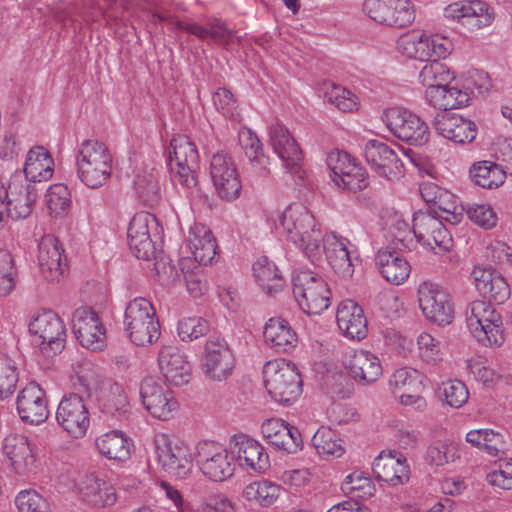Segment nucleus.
<instances>
[{
  "label": "nucleus",
  "mask_w": 512,
  "mask_h": 512,
  "mask_svg": "<svg viewBox=\"0 0 512 512\" xmlns=\"http://www.w3.org/2000/svg\"><path fill=\"white\" fill-rule=\"evenodd\" d=\"M280 224L288 239L303 249L313 263L320 260L324 236L317 227L314 216L303 204L294 203L288 206L282 213Z\"/></svg>",
  "instance_id": "obj_1"
},
{
  "label": "nucleus",
  "mask_w": 512,
  "mask_h": 512,
  "mask_svg": "<svg viewBox=\"0 0 512 512\" xmlns=\"http://www.w3.org/2000/svg\"><path fill=\"white\" fill-rule=\"evenodd\" d=\"M112 173V156L104 143L85 140L77 154V175L91 189L106 184Z\"/></svg>",
  "instance_id": "obj_2"
},
{
  "label": "nucleus",
  "mask_w": 512,
  "mask_h": 512,
  "mask_svg": "<svg viewBox=\"0 0 512 512\" xmlns=\"http://www.w3.org/2000/svg\"><path fill=\"white\" fill-rule=\"evenodd\" d=\"M123 323L129 339L137 346L152 344L160 337L156 311L146 298L138 297L127 304Z\"/></svg>",
  "instance_id": "obj_3"
},
{
  "label": "nucleus",
  "mask_w": 512,
  "mask_h": 512,
  "mask_svg": "<svg viewBox=\"0 0 512 512\" xmlns=\"http://www.w3.org/2000/svg\"><path fill=\"white\" fill-rule=\"evenodd\" d=\"M264 385L276 402L289 404L302 392V380L294 364L283 359L268 361L263 367Z\"/></svg>",
  "instance_id": "obj_4"
},
{
  "label": "nucleus",
  "mask_w": 512,
  "mask_h": 512,
  "mask_svg": "<svg viewBox=\"0 0 512 512\" xmlns=\"http://www.w3.org/2000/svg\"><path fill=\"white\" fill-rule=\"evenodd\" d=\"M292 292L300 309L309 315H318L330 305L328 284L315 272H297L292 278Z\"/></svg>",
  "instance_id": "obj_5"
},
{
  "label": "nucleus",
  "mask_w": 512,
  "mask_h": 512,
  "mask_svg": "<svg viewBox=\"0 0 512 512\" xmlns=\"http://www.w3.org/2000/svg\"><path fill=\"white\" fill-rule=\"evenodd\" d=\"M467 326L478 342L485 346H500L504 342L500 314L484 300H476L466 309Z\"/></svg>",
  "instance_id": "obj_6"
},
{
  "label": "nucleus",
  "mask_w": 512,
  "mask_h": 512,
  "mask_svg": "<svg viewBox=\"0 0 512 512\" xmlns=\"http://www.w3.org/2000/svg\"><path fill=\"white\" fill-rule=\"evenodd\" d=\"M32 343L46 357L60 353L66 343V327L61 318L51 310L38 314L29 324Z\"/></svg>",
  "instance_id": "obj_7"
},
{
  "label": "nucleus",
  "mask_w": 512,
  "mask_h": 512,
  "mask_svg": "<svg viewBox=\"0 0 512 512\" xmlns=\"http://www.w3.org/2000/svg\"><path fill=\"white\" fill-rule=\"evenodd\" d=\"M162 229L155 215L139 212L133 216L128 227V245L138 259L150 260L155 257L154 238L160 237Z\"/></svg>",
  "instance_id": "obj_8"
},
{
  "label": "nucleus",
  "mask_w": 512,
  "mask_h": 512,
  "mask_svg": "<svg viewBox=\"0 0 512 512\" xmlns=\"http://www.w3.org/2000/svg\"><path fill=\"white\" fill-rule=\"evenodd\" d=\"M383 120L391 133L410 145H423L428 142V125L420 117L400 107L384 111Z\"/></svg>",
  "instance_id": "obj_9"
},
{
  "label": "nucleus",
  "mask_w": 512,
  "mask_h": 512,
  "mask_svg": "<svg viewBox=\"0 0 512 512\" xmlns=\"http://www.w3.org/2000/svg\"><path fill=\"white\" fill-rule=\"evenodd\" d=\"M169 161L174 177L185 187L196 186L195 170L199 154L195 144L186 135L174 136L169 147Z\"/></svg>",
  "instance_id": "obj_10"
},
{
  "label": "nucleus",
  "mask_w": 512,
  "mask_h": 512,
  "mask_svg": "<svg viewBox=\"0 0 512 512\" xmlns=\"http://www.w3.org/2000/svg\"><path fill=\"white\" fill-rule=\"evenodd\" d=\"M140 398L144 408L154 418L168 420L178 409L172 391L157 377H145L140 384Z\"/></svg>",
  "instance_id": "obj_11"
},
{
  "label": "nucleus",
  "mask_w": 512,
  "mask_h": 512,
  "mask_svg": "<svg viewBox=\"0 0 512 512\" xmlns=\"http://www.w3.org/2000/svg\"><path fill=\"white\" fill-rule=\"evenodd\" d=\"M418 303L424 316L439 326L448 325L454 317L449 294L439 285L423 282L418 287Z\"/></svg>",
  "instance_id": "obj_12"
},
{
  "label": "nucleus",
  "mask_w": 512,
  "mask_h": 512,
  "mask_svg": "<svg viewBox=\"0 0 512 512\" xmlns=\"http://www.w3.org/2000/svg\"><path fill=\"white\" fill-rule=\"evenodd\" d=\"M363 11L373 21L397 28L406 27L415 19L409 0H365Z\"/></svg>",
  "instance_id": "obj_13"
},
{
  "label": "nucleus",
  "mask_w": 512,
  "mask_h": 512,
  "mask_svg": "<svg viewBox=\"0 0 512 512\" xmlns=\"http://www.w3.org/2000/svg\"><path fill=\"white\" fill-rule=\"evenodd\" d=\"M364 157L373 172L389 181L399 180L405 174L402 160L384 142L369 140L364 147Z\"/></svg>",
  "instance_id": "obj_14"
},
{
  "label": "nucleus",
  "mask_w": 512,
  "mask_h": 512,
  "mask_svg": "<svg viewBox=\"0 0 512 512\" xmlns=\"http://www.w3.org/2000/svg\"><path fill=\"white\" fill-rule=\"evenodd\" d=\"M195 461L202 473L213 481H224L234 473L228 452L215 442H200L196 447Z\"/></svg>",
  "instance_id": "obj_15"
},
{
  "label": "nucleus",
  "mask_w": 512,
  "mask_h": 512,
  "mask_svg": "<svg viewBox=\"0 0 512 512\" xmlns=\"http://www.w3.org/2000/svg\"><path fill=\"white\" fill-rule=\"evenodd\" d=\"M210 177L221 199L231 201L240 195L241 182L236 165L227 153L217 152L210 161Z\"/></svg>",
  "instance_id": "obj_16"
},
{
  "label": "nucleus",
  "mask_w": 512,
  "mask_h": 512,
  "mask_svg": "<svg viewBox=\"0 0 512 512\" xmlns=\"http://www.w3.org/2000/svg\"><path fill=\"white\" fill-rule=\"evenodd\" d=\"M398 47L407 57L426 62L434 58H445L449 53L446 38L418 32L400 37Z\"/></svg>",
  "instance_id": "obj_17"
},
{
  "label": "nucleus",
  "mask_w": 512,
  "mask_h": 512,
  "mask_svg": "<svg viewBox=\"0 0 512 512\" xmlns=\"http://www.w3.org/2000/svg\"><path fill=\"white\" fill-rule=\"evenodd\" d=\"M234 366L235 358L226 341L210 337L206 341L202 357L204 374L211 380L223 381L232 374Z\"/></svg>",
  "instance_id": "obj_18"
},
{
  "label": "nucleus",
  "mask_w": 512,
  "mask_h": 512,
  "mask_svg": "<svg viewBox=\"0 0 512 512\" xmlns=\"http://www.w3.org/2000/svg\"><path fill=\"white\" fill-rule=\"evenodd\" d=\"M56 420L74 438L83 437L90 423L83 398L76 393L65 395L57 407Z\"/></svg>",
  "instance_id": "obj_19"
},
{
  "label": "nucleus",
  "mask_w": 512,
  "mask_h": 512,
  "mask_svg": "<svg viewBox=\"0 0 512 512\" xmlns=\"http://www.w3.org/2000/svg\"><path fill=\"white\" fill-rule=\"evenodd\" d=\"M72 321L74 334L83 347L92 351L103 349L106 343L105 328L92 307L76 309Z\"/></svg>",
  "instance_id": "obj_20"
},
{
  "label": "nucleus",
  "mask_w": 512,
  "mask_h": 512,
  "mask_svg": "<svg viewBox=\"0 0 512 512\" xmlns=\"http://www.w3.org/2000/svg\"><path fill=\"white\" fill-rule=\"evenodd\" d=\"M413 233L418 242L447 252L452 247V237L442 221L427 212H417L413 217Z\"/></svg>",
  "instance_id": "obj_21"
},
{
  "label": "nucleus",
  "mask_w": 512,
  "mask_h": 512,
  "mask_svg": "<svg viewBox=\"0 0 512 512\" xmlns=\"http://www.w3.org/2000/svg\"><path fill=\"white\" fill-rule=\"evenodd\" d=\"M154 443L158 462L165 471L179 478L190 473L192 461L186 447L173 444L166 434L156 435Z\"/></svg>",
  "instance_id": "obj_22"
},
{
  "label": "nucleus",
  "mask_w": 512,
  "mask_h": 512,
  "mask_svg": "<svg viewBox=\"0 0 512 512\" xmlns=\"http://www.w3.org/2000/svg\"><path fill=\"white\" fill-rule=\"evenodd\" d=\"M16 405L19 417L25 423L39 425L49 416L46 392L34 381L20 391Z\"/></svg>",
  "instance_id": "obj_23"
},
{
  "label": "nucleus",
  "mask_w": 512,
  "mask_h": 512,
  "mask_svg": "<svg viewBox=\"0 0 512 512\" xmlns=\"http://www.w3.org/2000/svg\"><path fill=\"white\" fill-rule=\"evenodd\" d=\"M261 432L267 443L277 450L295 454L303 447L299 429L282 419H266L261 425Z\"/></svg>",
  "instance_id": "obj_24"
},
{
  "label": "nucleus",
  "mask_w": 512,
  "mask_h": 512,
  "mask_svg": "<svg viewBox=\"0 0 512 512\" xmlns=\"http://www.w3.org/2000/svg\"><path fill=\"white\" fill-rule=\"evenodd\" d=\"M269 135L273 149L284 162L286 169L292 175L303 178V153L289 131L280 123H276L270 127Z\"/></svg>",
  "instance_id": "obj_25"
},
{
  "label": "nucleus",
  "mask_w": 512,
  "mask_h": 512,
  "mask_svg": "<svg viewBox=\"0 0 512 512\" xmlns=\"http://www.w3.org/2000/svg\"><path fill=\"white\" fill-rule=\"evenodd\" d=\"M445 16L457 20L469 33L487 27L493 21V13L489 12V6L479 0L452 3L446 7Z\"/></svg>",
  "instance_id": "obj_26"
},
{
  "label": "nucleus",
  "mask_w": 512,
  "mask_h": 512,
  "mask_svg": "<svg viewBox=\"0 0 512 512\" xmlns=\"http://www.w3.org/2000/svg\"><path fill=\"white\" fill-rule=\"evenodd\" d=\"M7 190L11 219L27 218L32 213L38 198L39 189L36 184L24 180L21 174H16L11 178Z\"/></svg>",
  "instance_id": "obj_27"
},
{
  "label": "nucleus",
  "mask_w": 512,
  "mask_h": 512,
  "mask_svg": "<svg viewBox=\"0 0 512 512\" xmlns=\"http://www.w3.org/2000/svg\"><path fill=\"white\" fill-rule=\"evenodd\" d=\"M432 126L440 136L459 144L471 143L477 134L476 124L456 113L438 112Z\"/></svg>",
  "instance_id": "obj_28"
},
{
  "label": "nucleus",
  "mask_w": 512,
  "mask_h": 512,
  "mask_svg": "<svg viewBox=\"0 0 512 512\" xmlns=\"http://www.w3.org/2000/svg\"><path fill=\"white\" fill-rule=\"evenodd\" d=\"M230 449L240 466H246L256 472H264L270 467L265 448L247 435H235L230 441Z\"/></svg>",
  "instance_id": "obj_29"
},
{
  "label": "nucleus",
  "mask_w": 512,
  "mask_h": 512,
  "mask_svg": "<svg viewBox=\"0 0 512 512\" xmlns=\"http://www.w3.org/2000/svg\"><path fill=\"white\" fill-rule=\"evenodd\" d=\"M343 365L351 378L362 385L374 383L382 375L379 358L369 351L358 350L346 354Z\"/></svg>",
  "instance_id": "obj_30"
},
{
  "label": "nucleus",
  "mask_w": 512,
  "mask_h": 512,
  "mask_svg": "<svg viewBox=\"0 0 512 512\" xmlns=\"http://www.w3.org/2000/svg\"><path fill=\"white\" fill-rule=\"evenodd\" d=\"M472 277L479 294L489 302L503 304L510 297L508 283L491 267H475Z\"/></svg>",
  "instance_id": "obj_31"
},
{
  "label": "nucleus",
  "mask_w": 512,
  "mask_h": 512,
  "mask_svg": "<svg viewBox=\"0 0 512 512\" xmlns=\"http://www.w3.org/2000/svg\"><path fill=\"white\" fill-rule=\"evenodd\" d=\"M63 252L59 240L54 235L41 238L38 245V264L46 280L59 281L63 276L66 268V263L62 261Z\"/></svg>",
  "instance_id": "obj_32"
},
{
  "label": "nucleus",
  "mask_w": 512,
  "mask_h": 512,
  "mask_svg": "<svg viewBox=\"0 0 512 512\" xmlns=\"http://www.w3.org/2000/svg\"><path fill=\"white\" fill-rule=\"evenodd\" d=\"M81 499L92 507L104 508L117 500L114 487L95 473L83 475L77 483Z\"/></svg>",
  "instance_id": "obj_33"
},
{
  "label": "nucleus",
  "mask_w": 512,
  "mask_h": 512,
  "mask_svg": "<svg viewBox=\"0 0 512 512\" xmlns=\"http://www.w3.org/2000/svg\"><path fill=\"white\" fill-rule=\"evenodd\" d=\"M158 362L163 376L172 385L182 386L190 381L191 365L177 347L172 345L162 347Z\"/></svg>",
  "instance_id": "obj_34"
},
{
  "label": "nucleus",
  "mask_w": 512,
  "mask_h": 512,
  "mask_svg": "<svg viewBox=\"0 0 512 512\" xmlns=\"http://www.w3.org/2000/svg\"><path fill=\"white\" fill-rule=\"evenodd\" d=\"M336 320L345 337L360 341L367 336V319L355 301H342L337 309Z\"/></svg>",
  "instance_id": "obj_35"
},
{
  "label": "nucleus",
  "mask_w": 512,
  "mask_h": 512,
  "mask_svg": "<svg viewBox=\"0 0 512 512\" xmlns=\"http://www.w3.org/2000/svg\"><path fill=\"white\" fill-rule=\"evenodd\" d=\"M322 243L326 259L335 273L344 278L351 277L354 272V258L352 251L348 248L351 245L350 241L346 238L331 235L326 238L323 237Z\"/></svg>",
  "instance_id": "obj_36"
},
{
  "label": "nucleus",
  "mask_w": 512,
  "mask_h": 512,
  "mask_svg": "<svg viewBox=\"0 0 512 512\" xmlns=\"http://www.w3.org/2000/svg\"><path fill=\"white\" fill-rule=\"evenodd\" d=\"M101 412L118 421L128 418L130 405L122 385L117 382H108L101 389L99 398Z\"/></svg>",
  "instance_id": "obj_37"
},
{
  "label": "nucleus",
  "mask_w": 512,
  "mask_h": 512,
  "mask_svg": "<svg viewBox=\"0 0 512 512\" xmlns=\"http://www.w3.org/2000/svg\"><path fill=\"white\" fill-rule=\"evenodd\" d=\"M372 470L378 480L390 483L393 486L409 481L410 471L406 459L395 455L381 453L375 458Z\"/></svg>",
  "instance_id": "obj_38"
},
{
  "label": "nucleus",
  "mask_w": 512,
  "mask_h": 512,
  "mask_svg": "<svg viewBox=\"0 0 512 512\" xmlns=\"http://www.w3.org/2000/svg\"><path fill=\"white\" fill-rule=\"evenodd\" d=\"M265 343L277 353L293 350L298 342L297 335L290 324L282 318H271L263 331Z\"/></svg>",
  "instance_id": "obj_39"
},
{
  "label": "nucleus",
  "mask_w": 512,
  "mask_h": 512,
  "mask_svg": "<svg viewBox=\"0 0 512 512\" xmlns=\"http://www.w3.org/2000/svg\"><path fill=\"white\" fill-rule=\"evenodd\" d=\"M54 161L43 146H35L27 154L23 169L24 180L36 184L48 181L53 175Z\"/></svg>",
  "instance_id": "obj_40"
},
{
  "label": "nucleus",
  "mask_w": 512,
  "mask_h": 512,
  "mask_svg": "<svg viewBox=\"0 0 512 512\" xmlns=\"http://www.w3.org/2000/svg\"><path fill=\"white\" fill-rule=\"evenodd\" d=\"M3 452L18 473H26L34 467L35 457L28 439L23 435L7 436L4 440Z\"/></svg>",
  "instance_id": "obj_41"
},
{
  "label": "nucleus",
  "mask_w": 512,
  "mask_h": 512,
  "mask_svg": "<svg viewBox=\"0 0 512 512\" xmlns=\"http://www.w3.org/2000/svg\"><path fill=\"white\" fill-rule=\"evenodd\" d=\"M425 97L428 103L440 112H447L452 109H459L468 105L470 100L467 91L450 86L448 83L442 86L430 87L425 91Z\"/></svg>",
  "instance_id": "obj_42"
},
{
  "label": "nucleus",
  "mask_w": 512,
  "mask_h": 512,
  "mask_svg": "<svg viewBox=\"0 0 512 512\" xmlns=\"http://www.w3.org/2000/svg\"><path fill=\"white\" fill-rule=\"evenodd\" d=\"M376 263L382 276L395 285L403 283L410 274L411 268L408 261L397 251H392L389 248L378 251Z\"/></svg>",
  "instance_id": "obj_43"
},
{
  "label": "nucleus",
  "mask_w": 512,
  "mask_h": 512,
  "mask_svg": "<svg viewBox=\"0 0 512 512\" xmlns=\"http://www.w3.org/2000/svg\"><path fill=\"white\" fill-rule=\"evenodd\" d=\"M188 245L199 264L207 265L216 255L217 244L212 232L204 225H195L190 230Z\"/></svg>",
  "instance_id": "obj_44"
},
{
  "label": "nucleus",
  "mask_w": 512,
  "mask_h": 512,
  "mask_svg": "<svg viewBox=\"0 0 512 512\" xmlns=\"http://www.w3.org/2000/svg\"><path fill=\"white\" fill-rule=\"evenodd\" d=\"M98 451L106 458L114 461H126L130 457L129 440L118 430L107 432L96 439Z\"/></svg>",
  "instance_id": "obj_45"
},
{
  "label": "nucleus",
  "mask_w": 512,
  "mask_h": 512,
  "mask_svg": "<svg viewBox=\"0 0 512 512\" xmlns=\"http://www.w3.org/2000/svg\"><path fill=\"white\" fill-rule=\"evenodd\" d=\"M420 194L423 200L434 209L437 216L442 212H449V209H454V202H457L454 194L433 182L421 184Z\"/></svg>",
  "instance_id": "obj_46"
},
{
  "label": "nucleus",
  "mask_w": 512,
  "mask_h": 512,
  "mask_svg": "<svg viewBox=\"0 0 512 512\" xmlns=\"http://www.w3.org/2000/svg\"><path fill=\"white\" fill-rule=\"evenodd\" d=\"M470 176L476 185L487 189L499 187L506 178L500 165L490 161L474 164Z\"/></svg>",
  "instance_id": "obj_47"
},
{
  "label": "nucleus",
  "mask_w": 512,
  "mask_h": 512,
  "mask_svg": "<svg viewBox=\"0 0 512 512\" xmlns=\"http://www.w3.org/2000/svg\"><path fill=\"white\" fill-rule=\"evenodd\" d=\"M254 276L260 287L267 294L276 292L282 287V277L276 265L266 256L260 257L253 265Z\"/></svg>",
  "instance_id": "obj_48"
},
{
  "label": "nucleus",
  "mask_w": 512,
  "mask_h": 512,
  "mask_svg": "<svg viewBox=\"0 0 512 512\" xmlns=\"http://www.w3.org/2000/svg\"><path fill=\"white\" fill-rule=\"evenodd\" d=\"M316 452L324 458H338L344 453L342 440L330 428L321 427L311 439Z\"/></svg>",
  "instance_id": "obj_49"
},
{
  "label": "nucleus",
  "mask_w": 512,
  "mask_h": 512,
  "mask_svg": "<svg viewBox=\"0 0 512 512\" xmlns=\"http://www.w3.org/2000/svg\"><path fill=\"white\" fill-rule=\"evenodd\" d=\"M466 441L491 456H497L504 447L503 436L490 429L471 430L466 435Z\"/></svg>",
  "instance_id": "obj_50"
},
{
  "label": "nucleus",
  "mask_w": 512,
  "mask_h": 512,
  "mask_svg": "<svg viewBox=\"0 0 512 512\" xmlns=\"http://www.w3.org/2000/svg\"><path fill=\"white\" fill-rule=\"evenodd\" d=\"M134 188L138 198L148 207H153L160 200V189L157 175L154 170L137 174L134 180Z\"/></svg>",
  "instance_id": "obj_51"
},
{
  "label": "nucleus",
  "mask_w": 512,
  "mask_h": 512,
  "mask_svg": "<svg viewBox=\"0 0 512 512\" xmlns=\"http://www.w3.org/2000/svg\"><path fill=\"white\" fill-rule=\"evenodd\" d=\"M180 27L201 40L209 37L222 45H227L235 33L233 30L226 28L220 21L209 23L207 27L191 23H183Z\"/></svg>",
  "instance_id": "obj_52"
},
{
  "label": "nucleus",
  "mask_w": 512,
  "mask_h": 512,
  "mask_svg": "<svg viewBox=\"0 0 512 512\" xmlns=\"http://www.w3.org/2000/svg\"><path fill=\"white\" fill-rule=\"evenodd\" d=\"M342 490L350 499H367L374 494L375 486L364 472L356 471L346 477Z\"/></svg>",
  "instance_id": "obj_53"
},
{
  "label": "nucleus",
  "mask_w": 512,
  "mask_h": 512,
  "mask_svg": "<svg viewBox=\"0 0 512 512\" xmlns=\"http://www.w3.org/2000/svg\"><path fill=\"white\" fill-rule=\"evenodd\" d=\"M438 59L428 61L420 71L419 79L426 86V90H430V87L442 86L452 79L448 67Z\"/></svg>",
  "instance_id": "obj_54"
},
{
  "label": "nucleus",
  "mask_w": 512,
  "mask_h": 512,
  "mask_svg": "<svg viewBox=\"0 0 512 512\" xmlns=\"http://www.w3.org/2000/svg\"><path fill=\"white\" fill-rule=\"evenodd\" d=\"M18 370L16 363L6 354L0 353V399L10 397L16 390L18 383Z\"/></svg>",
  "instance_id": "obj_55"
},
{
  "label": "nucleus",
  "mask_w": 512,
  "mask_h": 512,
  "mask_svg": "<svg viewBox=\"0 0 512 512\" xmlns=\"http://www.w3.org/2000/svg\"><path fill=\"white\" fill-rule=\"evenodd\" d=\"M334 184L342 191L356 193L367 188L368 174L360 164L354 163Z\"/></svg>",
  "instance_id": "obj_56"
},
{
  "label": "nucleus",
  "mask_w": 512,
  "mask_h": 512,
  "mask_svg": "<svg viewBox=\"0 0 512 512\" xmlns=\"http://www.w3.org/2000/svg\"><path fill=\"white\" fill-rule=\"evenodd\" d=\"M423 378L424 376L415 369L400 368L393 373L390 382L398 390L396 392L400 394L402 391L423 390Z\"/></svg>",
  "instance_id": "obj_57"
},
{
  "label": "nucleus",
  "mask_w": 512,
  "mask_h": 512,
  "mask_svg": "<svg viewBox=\"0 0 512 512\" xmlns=\"http://www.w3.org/2000/svg\"><path fill=\"white\" fill-rule=\"evenodd\" d=\"M279 492V486L269 481L253 482L244 491L248 499H255L262 506L273 504L278 498Z\"/></svg>",
  "instance_id": "obj_58"
},
{
  "label": "nucleus",
  "mask_w": 512,
  "mask_h": 512,
  "mask_svg": "<svg viewBox=\"0 0 512 512\" xmlns=\"http://www.w3.org/2000/svg\"><path fill=\"white\" fill-rule=\"evenodd\" d=\"M45 201L51 214H64L70 205V192L67 186L61 183L51 185L45 195Z\"/></svg>",
  "instance_id": "obj_59"
},
{
  "label": "nucleus",
  "mask_w": 512,
  "mask_h": 512,
  "mask_svg": "<svg viewBox=\"0 0 512 512\" xmlns=\"http://www.w3.org/2000/svg\"><path fill=\"white\" fill-rule=\"evenodd\" d=\"M16 268L9 251L0 248V295H9L15 288Z\"/></svg>",
  "instance_id": "obj_60"
},
{
  "label": "nucleus",
  "mask_w": 512,
  "mask_h": 512,
  "mask_svg": "<svg viewBox=\"0 0 512 512\" xmlns=\"http://www.w3.org/2000/svg\"><path fill=\"white\" fill-rule=\"evenodd\" d=\"M209 331L208 322L201 317H186L178 323V335L182 341L190 342Z\"/></svg>",
  "instance_id": "obj_61"
},
{
  "label": "nucleus",
  "mask_w": 512,
  "mask_h": 512,
  "mask_svg": "<svg viewBox=\"0 0 512 512\" xmlns=\"http://www.w3.org/2000/svg\"><path fill=\"white\" fill-rule=\"evenodd\" d=\"M326 163L330 170V178L335 183L356 162L347 152L335 149L328 153Z\"/></svg>",
  "instance_id": "obj_62"
},
{
  "label": "nucleus",
  "mask_w": 512,
  "mask_h": 512,
  "mask_svg": "<svg viewBox=\"0 0 512 512\" xmlns=\"http://www.w3.org/2000/svg\"><path fill=\"white\" fill-rule=\"evenodd\" d=\"M326 98L343 112H352L358 106L355 95L341 86L333 85L331 90L326 92Z\"/></svg>",
  "instance_id": "obj_63"
},
{
  "label": "nucleus",
  "mask_w": 512,
  "mask_h": 512,
  "mask_svg": "<svg viewBox=\"0 0 512 512\" xmlns=\"http://www.w3.org/2000/svg\"><path fill=\"white\" fill-rule=\"evenodd\" d=\"M15 504L20 512H46V501L34 490H23L16 496Z\"/></svg>",
  "instance_id": "obj_64"
}]
</instances>
